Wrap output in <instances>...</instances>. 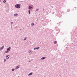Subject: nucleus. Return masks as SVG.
I'll list each match as a JSON object with an SVG mask.
<instances>
[{"mask_svg":"<svg viewBox=\"0 0 77 77\" xmlns=\"http://www.w3.org/2000/svg\"><path fill=\"white\" fill-rule=\"evenodd\" d=\"M21 7V5L20 4H18L15 5V8L17 9H20Z\"/></svg>","mask_w":77,"mask_h":77,"instance_id":"1","label":"nucleus"},{"mask_svg":"<svg viewBox=\"0 0 77 77\" xmlns=\"http://www.w3.org/2000/svg\"><path fill=\"white\" fill-rule=\"evenodd\" d=\"M57 16L58 17H59V18H60L61 16H62V15H61V13H60V14H57Z\"/></svg>","mask_w":77,"mask_h":77,"instance_id":"2","label":"nucleus"},{"mask_svg":"<svg viewBox=\"0 0 77 77\" xmlns=\"http://www.w3.org/2000/svg\"><path fill=\"white\" fill-rule=\"evenodd\" d=\"M47 58L46 57H42L40 59V60H44V59H45V58Z\"/></svg>","mask_w":77,"mask_h":77,"instance_id":"3","label":"nucleus"},{"mask_svg":"<svg viewBox=\"0 0 77 77\" xmlns=\"http://www.w3.org/2000/svg\"><path fill=\"white\" fill-rule=\"evenodd\" d=\"M32 7H33V5H32V7H31V6H30L29 5V6H28L29 9H32Z\"/></svg>","mask_w":77,"mask_h":77,"instance_id":"4","label":"nucleus"},{"mask_svg":"<svg viewBox=\"0 0 77 77\" xmlns=\"http://www.w3.org/2000/svg\"><path fill=\"white\" fill-rule=\"evenodd\" d=\"M19 68H20V66L18 65L17 66L15 67V69H17Z\"/></svg>","mask_w":77,"mask_h":77,"instance_id":"5","label":"nucleus"},{"mask_svg":"<svg viewBox=\"0 0 77 77\" xmlns=\"http://www.w3.org/2000/svg\"><path fill=\"white\" fill-rule=\"evenodd\" d=\"M11 47H9L7 49V50L9 51L10 50H11Z\"/></svg>","mask_w":77,"mask_h":77,"instance_id":"6","label":"nucleus"},{"mask_svg":"<svg viewBox=\"0 0 77 77\" xmlns=\"http://www.w3.org/2000/svg\"><path fill=\"white\" fill-rule=\"evenodd\" d=\"M4 48V46H2V47H1L0 48V51L2 50H3Z\"/></svg>","mask_w":77,"mask_h":77,"instance_id":"7","label":"nucleus"},{"mask_svg":"<svg viewBox=\"0 0 77 77\" xmlns=\"http://www.w3.org/2000/svg\"><path fill=\"white\" fill-rule=\"evenodd\" d=\"M9 55H8L6 56V59H8L9 58Z\"/></svg>","mask_w":77,"mask_h":77,"instance_id":"8","label":"nucleus"},{"mask_svg":"<svg viewBox=\"0 0 77 77\" xmlns=\"http://www.w3.org/2000/svg\"><path fill=\"white\" fill-rule=\"evenodd\" d=\"M14 15L15 17H17L18 15V14H14Z\"/></svg>","mask_w":77,"mask_h":77,"instance_id":"9","label":"nucleus"},{"mask_svg":"<svg viewBox=\"0 0 77 77\" xmlns=\"http://www.w3.org/2000/svg\"><path fill=\"white\" fill-rule=\"evenodd\" d=\"M9 51H8V50H7V51H5V53H9Z\"/></svg>","mask_w":77,"mask_h":77,"instance_id":"10","label":"nucleus"},{"mask_svg":"<svg viewBox=\"0 0 77 77\" xmlns=\"http://www.w3.org/2000/svg\"><path fill=\"white\" fill-rule=\"evenodd\" d=\"M33 74V73L32 72H31L30 73H29L28 74V75H32V74Z\"/></svg>","mask_w":77,"mask_h":77,"instance_id":"11","label":"nucleus"},{"mask_svg":"<svg viewBox=\"0 0 77 77\" xmlns=\"http://www.w3.org/2000/svg\"><path fill=\"white\" fill-rule=\"evenodd\" d=\"M31 26H34V23H31Z\"/></svg>","mask_w":77,"mask_h":77,"instance_id":"12","label":"nucleus"},{"mask_svg":"<svg viewBox=\"0 0 77 77\" xmlns=\"http://www.w3.org/2000/svg\"><path fill=\"white\" fill-rule=\"evenodd\" d=\"M29 53H30V54H31V53H32V51L30 50L29 51Z\"/></svg>","mask_w":77,"mask_h":77,"instance_id":"13","label":"nucleus"},{"mask_svg":"<svg viewBox=\"0 0 77 77\" xmlns=\"http://www.w3.org/2000/svg\"><path fill=\"white\" fill-rule=\"evenodd\" d=\"M13 24V22H11V27H12V24Z\"/></svg>","mask_w":77,"mask_h":77,"instance_id":"14","label":"nucleus"},{"mask_svg":"<svg viewBox=\"0 0 77 77\" xmlns=\"http://www.w3.org/2000/svg\"><path fill=\"white\" fill-rule=\"evenodd\" d=\"M3 3H6V0H4L3 1Z\"/></svg>","mask_w":77,"mask_h":77,"instance_id":"15","label":"nucleus"},{"mask_svg":"<svg viewBox=\"0 0 77 77\" xmlns=\"http://www.w3.org/2000/svg\"><path fill=\"white\" fill-rule=\"evenodd\" d=\"M28 12H29V14H30V10H29L28 11Z\"/></svg>","mask_w":77,"mask_h":77,"instance_id":"16","label":"nucleus"},{"mask_svg":"<svg viewBox=\"0 0 77 77\" xmlns=\"http://www.w3.org/2000/svg\"><path fill=\"white\" fill-rule=\"evenodd\" d=\"M27 39V37H26L25 38L23 39L24 41H25Z\"/></svg>","mask_w":77,"mask_h":77,"instance_id":"17","label":"nucleus"},{"mask_svg":"<svg viewBox=\"0 0 77 77\" xmlns=\"http://www.w3.org/2000/svg\"><path fill=\"white\" fill-rule=\"evenodd\" d=\"M15 71V69H12V71Z\"/></svg>","mask_w":77,"mask_h":77,"instance_id":"18","label":"nucleus"},{"mask_svg":"<svg viewBox=\"0 0 77 77\" xmlns=\"http://www.w3.org/2000/svg\"><path fill=\"white\" fill-rule=\"evenodd\" d=\"M4 62H6V59H4Z\"/></svg>","mask_w":77,"mask_h":77,"instance_id":"19","label":"nucleus"},{"mask_svg":"<svg viewBox=\"0 0 77 77\" xmlns=\"http://www.w3.org/2000/svg\"><path fill=\"white\" fill-rule=\"evenodd\" d=\"M39 47H37V48H36V49L37 50H38V49H39Z\"/></svg>","mask_w":77,"mask_h":77,"instance_id":"20","label":"nucleus"},{"mask_svg":"<svg viewBox=\"0 0 77 77\" xmlns=\"http://www.w3.org/2000/svg\"><path fill=\"white\" fill-rule=\"evenodd\" d=\"M69 11H70V10H69V9H68L67 10V12H69Z\"/></svg>","mask_w":77,"mask_h":77,"instance_id":"21","label":"nucleus"},{"mask_svg":"<svg viewBox=\"0 0 77 77\" xmlns=\"http://www.w3.org/2000/svg\"><path fill=\"white\" fill-rule=\"evenodd\" d=\"M57 43V41H55L54 42V44H56Z\"/></svg>","mask_w":77,"mask_h":77,"instance_id":"22","label":"nucleus"},{"mask_svg":"<svg viewBox=\"0 0 77 77\" xmlns=\"http://www.w3.org/2000/svg\"><path fill=\"white\" fill-rule=\"evenodd\" d=\"M36 11H39V9H38V8L37 9H36Z\"/></svg>","mask_w":77,"mask_h":77,"instance_id":"23","label":"nucleus"},{"mask_svg":"<svg viewBox=\"0 0 77 77\" xmlns=\"http://www.w3.org/2000/svg\"><path fill=\"white\" fill-rule=\"evenodd\" d=\"M72 40H73V39H72V38H71V41H72Z\"/></svg>","mask_w":77,"mask_h":77,"instance_id":"24","label":"nucleus"},{"mask_svg":"<svg viewBox=\"0 0 77 77\" xmlns=\"http://www.w3.org/2000/svg\"><path fill=\"white\" fill-rule=\"evenodd\" d=\"M36 48H34V50H36Z\"/></svg>","mask_w":77,"mask_h":77,"instance_id":"25","label":"nucleus"},{"mask_svg":"<svg viewBox=\"0 0 77 77\" xmlns=\"http://www.w3.org/2000/svg\"><path fill=\"white\" fill-rule=\"evenodd\" d=\"M18 27V26H16L15 27V28H17Z\"/></svg>","mask_w":77,"mask_h":77,"instance_id":"26","label":"nucleus"},{"mask_svg":"<svg viewBox=\"0 0 77 77\" xmlns=\"http://www.w3.org/2000/svg\"><path fill=\"white\" fill-rule=\"evenodd\" d=\"M52 14H54V12H53V13H52Z\"/></svg>","mask_w":77,"mask_h":77,"instance_id":"27","label":"nucleus"},{"mask_svg":"<svg viewBox=\"0 0 77 77\" xmlns=\"http://www.w3.org/2000/svg\"><path fill=\"white\" fill-rule=\"evenodd\" d=\"M21 30V29H20V30Z\"/></svg>","mask_w":77,"mask_h":77,"instance_id":"28","label":"nucleus"},{"mask_svg":"<svg viewBox=\"0 0 77 77\" xmlns=\"http://www.w3.org/2000/svg\"><path fill=\"white\" fill-rule=\"evenodd\" d=\"M40 44H41V42H40Z\"/></svg>","mask_w":77,"mask_h":77,"instance_id":"29","label":"nucleus"},{"mask_svg":"<svg viewBox=\"0 0 77 77\" xmlns=\"http://www.w3.org/2000/svg\"><path fill=\"white\" fill-rule=\"evenodd\" d=\"M12 26H11V28H12Z\"/></svg>","mask_w":77,"mask_h":77,"instance_id":"30","label":"nucleus"},{"mask_svg":"<svg viewBox=\"0 0 77 77\" xmlns=\"http://www.w3.org/2000/svg\"><path fill=\"white\" fill-rule=\"evenodd\" d=\"M30 62V61H29V62Z\"/></svg>","mask_w":77,"mask_h":77,"instance_id":"31","label":"nucleus"},{"mask_svg":"<svg viewBox=\"0 0 77 77\" xmlns=\"http://www.w3.org/2000/svg\"><path fill=\"white\" fill-rule=\"evenodd\" d=\"M0 1H2V0H0Z\"/></svg>","mask_w":77,"mask_h":77,"instance_id":"32","label":"nucleus"},{"mask_svg":"<svg viewBox=\"0 0 77 77\" xmlns=\"http://www.w3.org/2000/svg\"><path fill=\"white\" fill-rule=\"evenodd\" d=\"M58 23H57V24H58Z\"/></svg>","mask_w":77,"mask_h":77,"instance_id":"33","label":"nucleus"}]
</instances>
